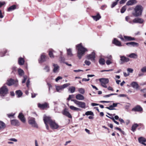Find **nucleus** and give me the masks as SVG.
I'll return each mask as SVG.
<instances>
[{
  "label": "nucleus",
  "mask_w": 146,
  "mask_h": 146,
  "mask_svg": "<svg viewBox=\"0 0 146 146\" xmlns=\"http://www.w3.org/2000/svg\"><path fill=\"white\" fill-rule=\"evenodd\" d=\"M43 120L45 124L47 130L49 129V127L47 123H49L51 128L53 129L58 128V125L54 121H52L50 117L44 116V117Z\"/></svg>",
  "instance_id": "1"
},
{
  "label": "nucleus",
  "mask_w": 146,
  "mask_h": 146,
  "mask_svg": "<svg viewBox=\"0 0 146 146\" xmlns=\"http://www.w3.org/2000/svg\"><path fill=\"white\" fill-rule=\"evenodd\" d=\"M76 48L78 50L77 56L79 59H80L82 57L84 54L85 52L87 51V49L84 47L80 43L76 46Z\"/></svg>",
  "instance_id": "2"
},
{
  "label": "nucleus",
  "mask_w": 146,
  "mask_h": 146,
  "mask_svg": "<svg viewBox=\"0 0 146 146\" xmlns=\"http://www.w3.org/2000/svg\"><path fill=\"white\" fill-rule=\"evenodd\" d=\"M135 12L133 15L135 17L139 16L141 15L143 10V7L140 5H137L134 9Z\"/></svg>",
  "instance_id": "3"
},
{
  "label": "nucleus",
  "mask_w": 146,
  "mask_h": 146,
  "mask_svg": "<svg viewBox=\"0 0 146 146\" xmlns=\"http://www.w3.org/2000/svg\"><path fill=\"white\" fill-rule=\"evenodd\" d=\"M8 93V90L5 85L0 88V96L1 97L5 96Z\"/></svg>",
  "instance_id": "4"
},
{
  "label": "nucleus",
  "mask_w": 146,
  "mask_h": 146,
  "mask_svg": "<svg viewBox=\"0 0 146 146\" xmlns=\"http://www.w3.org/2000/svg\"><path fill=\"white\" fill-rule=\"evenodd\" d=\"M71 100L72 101H73L79 108L83 109L86 108V104L85 102L78 101L76 100Z\"/></svg>",
  "instance_id": "5"
},
{
  "label": "nucleus",
  "mask_w": 146,
  "mask_h": 146,
  "mask_svg": "<svg viewBox=\"0 0 146 146\" xmlns=\"http://www.w3.org/2000/svg\"><path fill=\"white\" fill-rule=\"evenodd\" d=\"M99 80L101 83V85L102 86L105 88L107 87L106 84L109 82V80L108 79L102 78L100 79Z\"/></svg>",
  "instance_id": "6"
},
{
  "label": "nucleus",
  "mask_w": 146,
  "mask_h": 146,
  "mask_svg": "<svg viewBox=\"0 0 146 146\" xmlns=\"http://www.w3.org/2000/svg\"><path fill=\"white\" fill-rule=\"evenodd\" d=\"M29 123L31 125L32 127L38 128V125L36 123L35 119L33 117H29L28 119V121Z\"/></svg>",
  "instance_id": "7"
},
{
  "label": "nucleus",
  "mask_w": 146,
  "mask_h": 146,
  "mask_svg": "<svg viewBox=\"0 0 146 146\" xmlns=\"http://www.w3.org/2000/svg\"><path fill=\"white\" fill-rule=\"evenodd\" d=\"M7 84L9 86H11L13 84H14L15 86H16L18 84V81L17 80L15 81L12 79H10L8 80Z\"/></svg>",
  "instance_id": "8"
},
{
  "label": "nucleus",
  "mask_w": 146,
  "mask_h": 146,
  "mask_svg": "<svg viewBox=\"0 0 146 146\" xmlns=\"http://www.w3.org/2000/svg\"><path fill=\"white\" fill-rule=\"evenodd\" d=\"M95 58V53L94 52H93L91 54H89L87 56L86 58L92 61H94Z\"/></svg>",
  "instance_id": "9"
},
{
  "label": "nucleus",
  "mask_w": 146,
  "mask_h": 146,
  "mask_svg": "<svg viewBox=\"0 0 146 146\" xmlns=\"http://www.w3.org/2000/svg\"><path fill=\"white\" fill-rule=\"evenodd\" d=\"M121 62H120V64H121L125 62H127L129 61V59L128 58H127L124 56H120Z\"/></svg>",
  "instance_id": "10"
},
{
  "label": "nucleus",
  "mask_w": 146,
  "mask_h": 146,
  "mask_svg": "<svg viewBox=\"0 0 146 146\" xmlns=\"http://www.w3.org/2000/svg\"><path fill=\"white\" fill-rule=\"evenodd\" d=\"M38 107L40 109H44L46 108H49L48 104L46 102L42 104L40 103L38 104Z\"/></svg>",
  "instance_id": "11"
},
{
  "label": "nucleus",
  "mask_w": 146,
  "mask_h": 146,
  "mask_svg": "<svg viewBox=\"0 0 146 146\" xmlns=\"http://www.w3.org/2000/svg\"><path fill=\"white\" fill-rule=\"evenodd\" d=\"M52 66L53 67V72L54 73L58 72L59 70V66L58 64L54 63L52 64Z\"/></svg>",
  "instance_id": "12"
},
{
  "label": "nucleus",
  "mask_w": 146,
  "mask_h": 146,
  "mask_svg": "<svg viewBox=\"0 0 146 146\" xmlns=\"http://www.w3.org/2000/svg\"><path fill=\"white\" fill-rule=\"evenodd\" d=\"M138 141L139 142L145 146H146V144L145 143L146 141V139L143 137H140L138 138Z\"/></svg>",
  "instance_id": "13"
},
{
  "label": "nucleus",
  "mask_w": 146,
  "mask_h": 146,
  "mask_svg": "<svg viewBox=\"0 0 146 146\" xmlns=\"http://www.w3.org/2000/svg\"><path fill=\"white\" fill-rule=\"evenodd\" d=\"M144 21L141 18H136L133 20V22L135 23H142Z\"/></svg>",
  "instance_id": "14"
},
{
  "label": "nucleus",
  "mask_w": 146,
  "mask_h": 146,
  "mask_svg": "<svg viewBox=\"0 0 146 146\" xmlns=\"http://www.w3.org/2000/svg\"><path fill=\"white\" fill-rule=\"evenodd\" d=\"M11 125L15 126H18L20 125L19 121L16 119H13L11 121Z\"/></svg>",
  "instance_id": "15"
},
{
  "label": "nucleus",
  "mask_w": 146,
  "mask_h": 146,
  "mask_svg": "<svg viewBox=\"0 0 146 146\" xmlns=\"http://www.w3.org/2000/svg\"><path fill=\"white\" fill-rule=\"evenodd\" d=\"M62 113L64 115L67 116L69 118H72V117L71 115L68 111L66 110V109L62 111Z\"/></svg>",
  "instance_id": "16"
},
{
  "label": "nucleus",
  "mask_w": 146,
  "mask_h": 146,
  "mask_svg": "<svg viewBox=\"0 0 146 146\" xmlns=\"http://www.w3.org/2000/svg\"><path fill=\"white\" fill-rule=\"evenodd\" d=\"M132 110L135 111H141L143 110L142 108L139 105H137L132 109Z\"/></svg>",
  "instance_id": "17"
},
{
  "label": "nucleus",
  "mask_w": 146,
  "mask_h": 146,
  "mask_svg": "<svg viewBox=\"0 0 146 146\" xmlns=\"http://www.w3.org/2000/svg\"><path fill=\"white\" fill-rule=\"evenodd\" d=\"M46 57L44 54H42L40 57V59L39 60V62H42L46 61Z\"/></svg>",
  "instance_id": "18"
},
{
  "label": "nucleus",
  "mask_w": 146,
  "mask_h": 146,
  "mask_svg": "<svg viewBox=\"0 0 146 146\" xmlns=\"http://www.w3.org/2000/svg\"><path fill=\"white\" fill-rule=\"evenodd\" d=\"M126 44L128 46L131 45L133 47H137L139 46V44L135 42H130L126 43Z\"/></svg>",
  "instance_id": "19"
},
{
  "label": "nucleus",
  "mask_w": 146,
  "mask_h": 146,
  "mask_svg": "<svg viewBox=\"0 0 146 146\" xmlns=\"http://www.w3.org/2000/svg\"><path fill=\"white\" fill-rule=\"evenodd\" d=\"M113 43L115 45L118 46H121L120 42L116 38H114L113 42Z\"/></svg>",
  "instance_id": "20"
},
{
  "label": "nucleus",
  "mask_w": 146,
  "mask_h": 146,
  "mask_svg": "<svg viewBox=\"0 0 146 146\" xmlns=\"http://www.w3.org/2000/svg\"><path fill=\"white\" fill-rule=\"evenodd\" d=\"M20 120L23 123H25V119L24 117V115L22 113H19L18 116Z\"/></svg>",
  "instance_id": "21"
},
{
  "label": "nucleus",
  "mask_w": 146,
  "mask_h": 146,
  "mask_svg": "<svg viewBox=\"0 0 146 146\" xmlns=\"http://www.w3.org/2000/svg\"><path fill=\"white\" fill-rule=\"evenodd\" d=\"M92 17L96 21H97L101 18V16L99 13H97L96 15L92 16Z\"/></svg>",
  "instance_id": "22"
},
{
  "label": "nucleus",
  "mask_w": 146,
  "mask_h": 146,
  "mask_svg": "<svg viewBox=\"0 0 146 146\" xmlns=\"http://www.w3.org/2000/svg\"><path fill=\"white\" fill-rule=\"evenodd\" d=\"M131 85L132 87L136 89H137L139 87L138 84L137 82H132Z\"/></svg>",
  "instance_id": "23"
},
{
  "label": "nucleus",
  "mask_w": 146,
  "mask_h": 146,
  "mask_svg": "<svg viewBox=\"0 0 146 146\" xmlns=\"http://www.w3.org/2000/svg\"><path fill=\"white\" fill-rule=\"evenodd\" d=\"M76 98L79 100H83L84 99V97L82 95L78 94L76 95Z\"/></svg>",
  "instance_id": "24"
},
{
  "label": "nucleus",
  "mask_w": 146,
  "mask_h": 146,
  "mask_svg": "<svg viewBox=\"0 0 146 146\" xmlns=\"http://www.w3.org/2000/svg\"><path fill=\"white\" fill-rule=\"evenodd\" d=\"M25 60L22 57H20L18 59V63L20 65H23L24 63Z\"/></svg>",
  "instance_id": "25"
},
{
  "label": "nucleus",
  "mask_w": 146,
  "mask_h": 146,
  "mask_svg": "<svg viewBox=\"0 0 146 146\" xmlns=\"http://www.w3.org/2000/svg\"><path fill=\"white\" fill-rule=\"evenodd\" d=\"M124 39L125 40V41L126 40L128 41H130V40H135V39L134 38L131 37V36H124Z\"/></svg>",
  "instance_id": "26"
},
{
  "label": "nucleus",
  "mask_w": 146,
  "mask_h": 146,
  "mask_svg": "<svg viewBox=\"0 0 146 146\" xmlns=\"http://www.w3.org/2000/svg\"><path fill=\"white\" fill-rule=\"evenodd\" d=\"M127 56L129 57L133 58H137L138 57L137 54L134 53H132L129 55H127Z\"/></svg>",
  "instance_id": "27"
},
{
  "label": "nucleus",
  "mask_w": 146,
  "mask_h": 146,
  "mask_svg": "<svg viewBox=\"0 0 146 146\" xmlns=\"http://www.w3.org/2000/svg\"><path fill=\"white\" fill-rule=\"evenodd\" d=\"M136 3V1L135 0H130L127 2L126 5H131Z\"/></svg>",
  "instance_id": "28"
},
{
  "label": "nucleus",
  "mask_w": 146,
  "mask_h": 146,
  "mask_svg": "<svg viewBox=\"0 0 146 146\" xmlns=\"http://www.w3.org/2000/svg\"><path fill=\"white\" fill-rule=\"evenodd\" d=\"M6 127V125L3 122L0 121V130L4 129Z\"/></svg>",
  "instance_id": "29"
},
{
  "label": "nucleus",
  "mask_w": 146,
  "mask_h": 146,
  "mask_svg": "<svg viewBox=\"0 0 146 146\" xmlns=\"http://www.w3.org/2000/svg\"><path fill=\"white\" fill-rule=\"evenodd\" d=\"M68 106L72 110L79 111L81 110V109L80 108H77L73 106H69V105H68Z\"/></svg>",
  "instance_id": "30"
},
{
  "label": "nucleus",
  "mask_w": 146,
  "mask_h": 146,
  "mask_svg": "<svg viewBox=\"0 0 146 146\" xmlns=\"http://www.w3.org/2000/svg\"><path fill=\"white\" fill-rule=\"evenodd\" d=\"M16 8V6L15 5H13L9 7L8 9V11H10L13 10Z\"/></svg>",
  "instance_id": "31"
},
{
  "label": "nucleus",
  "mask_w": 146,
  "mask_h": 146,
  "mask_svg": "<svg viewBox=\"0 0 146 146\" xmlns=\"http://www.w3.org/2000/svg\"><path fill=\"white\" fill-rule=\"evenodd\" d=\"M67 55L70 57H71L72 56L73 54L72 52V50L71 48L67 49Z\"/></svg>",
  "instance_id": "32"
},
{
  "label": "nucleus",
  "mask_w": 146,
  "mask_h": 146,
  "mask_svg": "<svg viewBox=\"0 0 146 146\" xmlns=\"http://www.w3.org/2000/svg\"><path fill=\"white\" fill-rule=\"evenodd\" d=\"M56 90L58 92H60L63 90L61 86H56Z\"/></svg>",
  "instance_id": "33"
},
{
  "label": "nucleus",
  "mask_w": 146,
  "mask_h": 146,
  "mask_svg": "<svg viewBox=\"0 0 146 146\" xmlns=\"http://www.w3.org/2000/svg\"><path fill=\"white\" fill-rule=\"evenodd\" d=\"M16 94L17 95V97L19 98L22 95L23 93L20 90H17L16 92Z\"/></svg>",
  "instance_id": "34"
},
{
  "label": "nucleus",
  "mask_w": 146,
  "mask_h": 146,
  "mask_svg": "<svg viewBox=\"0 0 146 146\" xmlns=\"http://www.w3.org/2000/svg\"><path fill=\"white\" fill-rule=\"evenodd\" d=\"M18 72L19 76H22L24 74V72L23 70L19 68L18 69Z\"/></svg>",
  "instance_id": "35"
},
{
  "label": "nucleus",
  "mask_w": 146,
  "mask_h": 146,
  "mask_svg": "<svg viewBox=\"0 0 146 146\" xmlns=\"http://www.w3.org/2000/svg\"><path fill=\"white\" fill-rule=\"evenodd\" d=\"M138 125L137 123H135L133 124L131 127V130L133 131L134 132L136 128L138 126Z\"/></svg>",
  "instance_id": "36"
},
{
  "label": "nucleus",
  "mask_w": 146,
  "mask_h": 146,
  "mask_svg": "<svg viewBox=\"0 0 146 146\" xmlns=\"http://www.w3.org/2000/svg\"><path fill=\"white\" fill-rule=\"evenodd\" d=\"M68 90L71 93H73L75 91V88L74 87L72 86L69 88Z\"/></svg>",
  "instance_id": "37"
},
{
  "label": "nucleus",
  "mask_w": 146,
  "mask_h": 146,
  "mask_svg": "<svg viewBox=\"0 0 146 146\" xmlns=\"http://www.w3.org/2000/svg\"><path fill=\"white\" fill-rule=\"evenodd\" d=\"M99 62L100 64L101 65H104L105 63V61L104 59L101 58L100 59Z\"/></svg>",
  "instance_id": "38"
},
{
  "label": "nucleus",
  "mask_w": 146,
  "mask_h": 146,
  "mask_svg": "<svg viewBox=\"0 0 146 146\" xmlns=\"http://www.w3.org/2000/svg\"><path fill=\"white\" fill-rule=\"evenodd\" d=\"M44 70L46 72H49L50 70V67L48 66H46L44 68Z\"/></svg>",
  "instance_id": "39"
},
{
  "label": "nucleus",
  "mask_w": 146,
  "mask_h": 146,
  "mask_svg": "<svg viewBox=\"0 0 146 146\" xmlns=\"http://www.w3.org/2000/svg\"><path fill=\"white\" fill-rule=\"evenodd\" d=\"M85 114L86 115H92V116L94 115V114L91 111H87L85 113Z\"/></svg>",
  "instance_id": "40"
},
{
  "label": "nucleus",
  "mask_w": 146,
  "mask_h": 146,
  "mask_svg": "<svg viewBox=\"0 0 146 146\" xmlns=\"http://www.w3.org/2000/svg\"><path fill=\"white\" fill-rule=\"evenodd\" d=\"M79 92L81 94H83L85 92V90L84 89L81 88L78 89Z\"/></svg>",
  "instance_id": "41"
},
{
  "label": "nucleus",
  "mask_w": 146,
  "mask_h": 146,
  "mask_svg": "<svg viewBox=\"0 0 146 146\" xmlns=\"http://www.w3.org/2000/svg\"><path fill=\"white\" fill-rule=\"evenodd\" d=\"M70 84L69 83H66L62 85L61 86L63 89V90L65 88H66L68 86H69Z\"/></svg>",
  "instance_id": "42"
},
{
  "label": "nucleus",
  "mask_w": 146,
  "mask_h": 146,
  "mask_svg": "<svg viewBox=\"0 0 146 146\" xmlns=\"http://www.w3.org/2000/svg\"><path fill=\"white\" fill-rule=\"evenodd\" d=\"M126 10V7L125 6H124L123 7L121 10V13H123Z\"/></svg>",
  "instance_id": "43"
},
{
  "label": "nucleus",
  "mask_w": 146,
  "mask_h": 146,
  "mask_svg": "<svg viewBox=\"0 0 146 146\" xmlns=\"http://www.w3.org/2000/svg\"><path fill=\"white\" fill-rule=\"evenodd\" d=\"M6 50H5L4 53L2 51L0 50V56L1 57L5 56V54L6 53Z\"/></svg>",
  "instance_id": "44"
},
{
  "label": "nucleus",
  "mask_w": 146,
  "mask_h": 146,
  "mask_svg": "<svg viewBox=\"0 0 146 146\" xmlns=\"http://www.w3.org/2000/svg\"><path fill=\"white\" fill-rule=\"evenodd\" d=\"M117 95V94H111L108 95H106L104 97L105 98H108L109 97L113 95Z\"/></svg>",
  "instance_id": "45"
},
{
  "label": "nucleus",
  "mask_w": 146,
  "mask_h": 146,
  "mask_svg": "<svg viewBox=\"0 0 146 146\" xmlns=\"http://www.w3.org/2000/svg\"><path fill=\"white\" fill-rule=\"evenodd\" d=\"M141 71L143 72H146V66L143 67L141 69Z\"/></svg>",
  "instance_id": "46"
},
{
  "label": "nucleus",
  "mask_w": 146,
  "mask_h": 146,
  "mask_svg": "<svg viewBox=\"0 0 146 146\" xmlns=\"http://www.w3.org/2000/svg\"><path fill=\"white\" fill-rule=\"evenodd\" d=\"M23 80L22 81V83H25L27 78V76H23Z\"/></svg>",
  "instance_id": "47"
},
{
  "label": "nucleus",
  "mask_w": 146,
  "mask_h": 146,
  "mask_svg": "<svg viewBox=\"0 0 146 146\" xmlns=\"http://www.w3.org/2000/svg\"><path fill=\"white\" fill-rule=\"evenodd\" d=\"M127 70L128 73H132L133 71V70L131 68H128L127 69Z\"/></svg>",
  "instance_id": "48"
},
{
  "label": "nucleus",
  "mask_w": 146,
  "mask_h": 146,
  "mask_svg": "<svg viewBox=\"0 0 146 146\" xmlns=\"http://www.w3.org/2000/svg\"><path fill=\"white\" fill-rule=\"evenodd\" d=\"M141 92H143L144 93H145L144 94V97L146 98V88L144 89L143 90H141Z\"/></svg>",
  "instance_id": "49"
},
{
  "label": "nucleus",
  "mask_w": 146,
  "mask_h": 146,
  "mask_svg": "<svg viewBox=\"0 0 146 146\" xmlns=\"http://www.w3.org/2000/svg\"><path fill=\"white\" fill-rule=\"evenodd\" d=\"M119 104V103H113L112 105H111V107L113 108L115 107H117V104Z\"/></svg>",
  "instance_id": "50"
},
{
  "label": "nucleus",
  "mask_w": 146,
  "mask_h": 146,
  "mask_svg": "<svg viewBox=\"0 0 146 146\" xmlns=\"http://www.w3.org/2000/svg\"><path fill=\"white\" fill-rule=\"evenodd\" d=\"M15 114V113H11L10 114H7V115L10 118L11 117H13L14 115Z\"/></svg>",
  "instance_id": "51"
},
{
  "label": "nucleus",
  "mask_w": 146,
  "mask_h": 146,
  "mask_svg": "<svg viewBox=\"0 0 146 146\" xmlns=\"http://www.w3.org/2000/svg\"><path fill=\"white\" fill-rule=\"evenodd\" d=\"M117 2L115 1L113 2L112 4L111 7V8H113L117 4Z\"/></svg>",
  "instance_id": "52"
},
{
  "label": "nucleus",
  "mask_w": 146,
  "mask_h": 146,
  "mask_svg": "<svg viewBox=\"0 0 146 146\" xmlns=\"http://www.w3.org/2000/svg\"><path fill=\"white\" fill-rule=\"evenodd\" d=\"M85 63L86 65H87L88 66L89 65L91 64L90 62V61L87 60H86L85 61Z\"/></svg>",
  "instance_id": "53"
},
{
  "label": "nucleus",
  "mask_w": 146,
  "mask_h": 146,
  "mask_svg": "<svg viewBox=\"0 0 146 146\" xmlns=\"http://www.w3.org/2000/svg\"><path fill=\"white\" fill-rule=\"evenodd\" d=\"M62 77L59 76L56 79L55 81L56 82H57L59 80L62 79Z\"/></svg>",
  "instance_id": "54"
},
{
  "label": "nucleus",
  "mask_w": 146,
  "mask_h": 146,
  "mask_svg": "<svg viewBox=\"0 0 146 146\" xmlns=\"http://www.w3.org/2000/svg\"><path fill=\"white\" fill-rule=\"evenodd\" d=\"M49 54L50 57L51 58H53L54 57V56H53V54H52V51H50L49 52Z\"/></svg>",
  "instance_id": "55"
},
{
  "label": "nucleus",
  "mask_w": 146,
  "mask_h": 146,
  "mask_svg": "<svg viewBox=\"0 0 146 146\" xmlns=\"http://www.w3.org/2000/svg\"><path fill=\"white\" fill-rule=\"evenodd\" d=\"M106 62L108 65H109L112 63V62L109 60H107Z\"/></svg>",
  "instance_id": "56"
},
{
  "label": "nucleus",
  "mask_w": 146,
  "mask_h": 146,
  "mask_svg": "<svg viewBox=\"0 0 146 146\" xmlns=\"http://www.w3.org/2000/svg\"><path fill=\"white\" fill-rule=\"evenodd\" d=\"M118 37L122 41H125V40L121 35H119L118 36Z\"/></svg>",
  "instance_id": "57"
},
{
  "label": "nucleus",
  "mask_w": 146,
  "mask_h": 146,
  "mask_svg": "<svg viewBox=\"0 0 146 146\" xmlns=\"http://www.w3.org/2000/svg\"><path fill=\"white\" fill-rule=\"evenodd\" d=\"M74 97L73 95H69V97L68 98L67 100H69L73 98Z\"/></svg>",
  "instance_id": "58"
},
{
  "label": "nucleus",
  "mask_w": 146,
  "mask_h": 146,
  "mask_svg": "<svg viewBox=\"0 0 146 146\" xmlns=\"http://www.w3.org/2000/svg\"><path fill=\"white\" fill-rule=\"evenodd\" d=\"M74 71L75 72H83V70H82L78 69L77 70H74Z\"/></svg>",
  "instance_id": "59"
},
{
  "label": "nucleus",
  "mask_w": 146,
  "mask_h": 146,
  "mask_svg": "<svg viewBox=\"0 0 146 146\" xmlns=\"http://www.w3.org/2000/svg\"><path fill=\"white\" fill-rule=\"evenodd\" d=\"M127 0H121V1H120V4H122L124 3Z\"/></svg>",
  "instance_id": "60"
},
{
  "label": "nucleus",
  "mask_w": 146,
  "mask_h": 146,
  "mask_svg": "<svg viewBox=\"0 0 146 146\" xmlns=\"http://www.w3.org/2000/svg\"><path fill=\"white\" fill-rule=\"evenodd\" d=\"M30 80H27V82L26 83L27 86V87H29V86L30 84Z\"/></svg>",
  "instance_id": "61"
},
{
  "label": "nucleus",
  "mask_w": 146,
  "mask_h": 146,
  "mask_svg": "<svg viewBox=\"0 0 146 146\" xmlns=\"http://www.w3.org/2000/svg\"><path fill=\"white\" fill-rule=\"evenodd\" d=\"M5 4V2H1L0 1V7Z\"/></svg>",
  "instance_id": "62"
},
{
  "label": "nucleus",
  "mask_w": 146,
  "mask_h": 146,
  "mask_svg": "<svg viewBox=\"0 0 146 146\" xmlns=\"http://www.w3.org/2000/svg\"><path fill=\"white\" fill-rule=\"evenodd\" d=\"M107 7V6L106 5H102L101 8V9L103 10H104L105 9V8L106 7Z\"/></svg>",
  "instance_id": "63"
},
{
  "label": "nucleus",
  "mask_w": 146,
  "mask_h": 146,
  "mask_svg": "<svg viewBox=\"0 0 146 146\" xmlns=\"http://www.w3.org/2000/svg\"><path fill=\"white\" fill-rule=\"evenodd\" d=\"M9 140L14 142H17V139L15 138H11Z\"/></svg>",
  "instance_id": "64"
}]
</instances>
